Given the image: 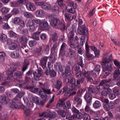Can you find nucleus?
<instances>
[{
	"mask_svg": "<svg viewBox=\"0 0 120 120\" xmlns=\"http://www.w3.org/2000/svg\"><path fill=\"white\" fill-rule=\"evenodd\" d=\"M52 39L53 40V41H56L57 38V34L56 33H54L53 34L52 36Z\"/></svg>",
	"mask_w": 120,
	"mask_h": 120,
	"instance_id": "obj_53",
	"label": "nucleus"
},
{
	"mask_svg": "<svg viewBox=\"0 0 120 120\" xmlns=\"http://www.w3.org/2000/svg\"><path fill=\"white\" fill-rule=\"evenodd\" d=\"M56 74V72L54 70H52L49 71V75L51 77H55Z\"/></svg>",
	"mask_w": 120,
	"mask_h": 120,
	"instance_id": "obj_43",
	"label": "nucleus"
},
{
	"mask_svg": "<svg viewBox=\"0 0 120 120\" xmlns=\"http://www.w3.org/2000/svg\"><path fill=\"white\" fill-rule=\"evenodd\" d=\"M50 26L47 21L45 19L42 20L41 23L39 25V27L41 30H49Z\"/></svg>",
	"mask_w": 120,
	"mask_h": 120,
	"instance_id": "obj_4",
	"label": "nucleus"
},
{
	"mask_svg": "<svg viewBox=\"0 0 120 120\" xmlns=\"http://www.w3.org/2000/svg\"><path fill=\"white\" fill-rule=\"evenodd\" d=\"M81 95H76L74 97V100L75 102H77V105H81L82 100L81 98Z\"/></svg>",
	"mask_w": 120,
	"mask_h": 120,
	"instance_id": "obj_12",
	"label": "nucleus"
},
{
	"mask_svg": "<svg viewBox=\"0 0 120 120\" xmlns=\"http://www.w3.org/2000/svg\"><path fill=\"white\" fill-rule=\"evenodd\" d=\"M85 81V78L84 77L78 79L77 80V84L79 85L80 83H82Z\"/></svg>",
	"mask_w": 120,
	"mask_h": 120,
	"instance_id": "obj_39",
	"label": "nucleus"
},
{
	"mask_svg": "<svg viewBox=\"0 0 120 120\" xmlns=\"http://www.w3.org/2000/svg\"><path fill=\"white\" fill-rule=\"evenodd\" d=\"M9 11L8 8L5 7H3L1 9V11L2 14L4 15L6 14Z\"/></svg>",
	"mask_w": 120,
	"mask_h": 120,
	"instance_id": "obj_33",
	"label": "nucleus"
},
{
	"mask_svg": "<svg viewBox=\"0 0 120 120\" xmlns=\"http://www.w3.org/2000/svg\"><path fill=\"white\" fill-rule=\"evenodd\" d=\"M57 27H56V29H60L61 30H65V25L62 22H60L58 25L57 26Z\"/></svg>",
	"mask_w": 120,
	"mask_h": 120,
	"instance_id": "obj_27",
	"label": "nucleus"
},
{
	"mask_svg": "<svg viewBox=\"0 0 120 120\" xmlns=\"http://www.w3.org/2000/svg\"><path fill=\"white\" fill-rule=\"evenodd\" d=\"M42 74V72L41 69H38V73L36 72H34L33 77L34 79L37 81L39 80V78L41 76Z\"/></svg>",
	"mask_w": 120,
	"mask_h": 120,
	"instance_id": "obj_9",
	"label": "nucleus"
},
{
	"mask_svg": "<svg viewBox=\"0 0 120 120\" xmlns=\"http://www.w3.org/2000/svg\"><path fill=\"white\" fill-rule=\"evenodd\" d=\"M111 79L109 78L108 79L103 80L101 81L100 83L99 84V85L102 86L103 85H104L106 83H108L109 82L111 81Z\"/></svg>",
	"mask_w": 120,
	"mask_h": 120,
	"instance_id": "obj_36",
	"label": "nucleus"
},
{
	"mask_svg": "<svg viewBox=\"0 0 120 120\" xmlns=\"http://www.w3.org/2000/svg\"><path fill=\"white\" fill-rule=\"evenodd\" d=\"M24 94V92H21L17 95L15 98L10 103L9 106L10 107L13 109H18L19 107V101L17 98H21Z\"/></svg>",
	"mask_w": 120,
	"mask_h": 120,
	"instance_id": "obj_1",
	"label": "nucleus"
},
{
	"mask_svg": "<svg viewBox=\"0 0 120 120\" xmlns=\"http://www.w3.org/2000/svg\"><path fill=\"white\" fill-rule=\"evenodd\" d=\"M16 70L15 68H10L6 71V73L8 75H12L13 72Z\"/></svg>",
	"mask_w": 120,
	"mask_h": 120,
	"instance_id": "obj_31",
	"label": "nucleus"
},
{
	"mask_svg": "<svg viewBox=\"0 0 120 120\" xmlns=\"http://www.w3.org/2000/svg\"><path fill=\"white\" fill-rule=\"evenodd\" d=\"M10 56L12 58L17 59L19 57L20 55L18 52L14 51L10 53Z\"/></svg>",
	"mask_w": 120,
	"mask_h": 120,
	"instance_id": "obj_14",
	"label": "nucleus"
},
{
	"mask_svg": "<svg viewBox=\"0 0 120 120\" xmlns=\"http://www.w3.org/2000/svg\"><path fill=\"white\" fill-rule=\"evenodd\" d=\"M67 10L68 12L73 14L75 13L76 11V10L75 8H71L70 9H68Z\"/></svg>",
	"mask_w": 120,
	"mask_h": 120,
	"instance_id": "obj_55",
	"label": "nucleus"
},
{
	"mask_svg": "<svg viewBox=\"0 0 120 120\" xmlns=\"http://www.w3.org/2000/svg\"><path fill=\"white\" fill-rule=\"evenodd\" d=\"M35 24L31 22L30 20L28 22L26 25L27 27H30L29 30L31 32L34 31L35 30Z\"/></svg>",
	"mask_w": 120,
	"mask_h": 120,
	"instance_id": "obj_11",
	"label": "nucleus"
},
{
	"mask_svg": "<svg viewBox=\"0 0 120 120\" xmlns=\"http://www.w3.org/2000/svg\"><path fill=\"white\" fill-rule=\"evenodd\" d=\"M74 70L76 72H81L80 66L79 65H76L75 67Z\"/></svg>",
	"mask_w": 120,
	"mask_h": 120,
	"instance_id": "obj_64",
	"label": "nucleus"
},
{
	"mask_svg": "<svg viewBox=\"0 0 120 120\" xmlns=\"http://www.w3.org/2000/svg\"><path fill=\"white\" fill-rule=\"evenodd\" d=\"M23 15L26 17L28 18H31L33 17V15L31 13L28 12H24Z\"/></svg>",
	"mask_w": 120,
	"mask_h": 120,
	"instance_id": "obj_30",
	"label": "nucleus"
},
{
	"mask_svg": "<svg viewBox=\"0 0 120 120\" xmlns=\"http://www.w3.org/2000/svg\"><path fill=\"white\" fill-rule=\"evenodd\" d=\"M48 58L47 56H44L42 57L40 60V65L43 68H44L46 67V62Z\"/></svg>",
	"mask_w": 120,
	"mask_h": 120,
	"instance_id": "obj_10",
	"label": "nucleus"
},
{
	"mask_svg": "<svg viewBox=\"0 0 120 120\" xmlns=\"http://www.w3.org/2000/svg\"><path fill=\"white\" fill-rule=\"evenodd\" d=\"M68 5L69 6L71 7H74L75 8L76 7V4L74 3L73 1H70L68 3Z\"/></svg>",
	"mask_w": 120,
	"mask_h": 120,
	"instance_id": "obj_54",
	"label": "nucleus"
},
{
	"mask_svg": "<svg viewBox=\"0 0 120 120\" xmlns=\"http://www.w3.org/2000/svg\"><path fill=\"white\" fill-rule=\"evenodd\" d=\"M73 41L74 42H73V43L74 42V44H75L76 45H77L76 44H78L79 43L78 41L79 40V38L77 36H75L74 38H73Z\"/></svg>",
	"mask_w": 120,
	"mask_h": 120,
	"instance_id": "obj_56",
	"label": "nucleus"
},
{
	"mask_svg": "<svg viewBox=\"0 0 120 120\" xmlns=\"http://www.w3.org/2000/svg\"><path fill=\"white\" fill-rule=\"evenodd\" d=\"M101 104L99 101H96L93 104L94 107L95 109H98L100 107Z\"/></svg>",
	"mask_w": 120,
	"mask_h": 120,
	"instance_id": "obj_29",
	"label": "nucleus"
},
{
	"mask_svg": "<svg viewBox=\"0 0 120 120\" xmlns=\"http://www.w3.org/2000/svg\"><path fill=\"white\" fill-rule=\"evenodd\" d=\"M30 59H26L25 60L23 63V65L28 67Z\"/></svg>",
	"mask_w": 120,
	"mask_h": 120,
	"instance_id": "obj_61",
	"label": "nucleus"
},
{
	"mask_svg": "<svg viewBox=\"0 0 120 120\" xmlns=\"http://www.w3.org/2000/svg\"><path fill=\"white\" fill-rule=\"evenodd\" d=\"M85 38L83 36H82L81 39L80 44L81 45H83L85 43Z\"/></svg>",
	"mask_w": 120,
	"mask_h": 120,
	"instance_id": "obj_62",
	"label": "nucleus"
},
{
	"mask_svg": "<svg viewBox=\"0 0 120 120\" xmlns=\"http://www.w3.org/2000/svg\"><path fill=\"white\" fill-rule=\"evenodd\" d=\"M26 6L27 9L30 11H33L36 9L35 7L34 4L30 2H28L27 3Z\"/></svg>",
	"mask_w": 120,
	"mask_h": 120,
	"instance_id": "obj_13",
	"label": "nucleus"
},
{
	"mask_svg": "<svg viewBox=\"0 0 120 120\" xmlns=\"http://www.w3.org/2000/svg\"><path fill=\"white\" fill-rule=\"evenodd\" d=\"M114 65L118 68H120V62L117 60L115 59L113 60Z\"/></svg>",
	"mask_w": 120,
	"mask_h": 120,
	"instance_id": "obj_45",
	"label": "nucleus"
},
{
	"mask_svg": "<svg viewBox=\"0 0 120 120\" xmlns=\"http://www.w3.org/2000/svg\"><path fill=\"white\" fill-rule=\"evenodd\" d=\"M7 97L5 96H0V102L2 103L6 104L7 103L6 101Z\"/></svg>",
	"mask_w": 120,
	"mask_h": 120,
	"instance_id": "obj_34",
	"label": "nucleus"
},
{
	"mask_svg": "<svg viewBox=\"0 0 120 120\" xmlns=\"http://www.w3.org/2000/svg\"><path fill=\"white\" fill-rule=\"evenodd\" d=\"M31 21L35 24L36 23L37 24L39 25V26L40 24L41 23L42 20L40 19H36V18H32L30 20Z\"/></svg>",
	"mask_w": 120,
	"mask_h": 120,
	"instance_id": "obj_21",
	"label": "nucleus"
},
{
	"mask_svg": "<svg viewBox=\"0 0 120 120\" xmlns=\"http://www.w3.org/2000/svg\"><path fill=\"white\" fill-rule=\"evenodd\" d=\"M23 73L21 71H18L15 72L14 74V76L17 79H20L23 78Z\"/></svg>",
	"mask_w": 120,
	"mask_h": 120,
	"instance_id": "obj_16",
	"label": "nucleus"
},
{
	"mask_svg": "<svg viewBox=\"0 0 120 120\" xmlns=\"http://www.w3.org/2000/svg\"><path fill=\"white\" fill-rule=\"evenodd\" d=\"M60 22L59 19L56 17H54L52 18L50 23L52 26L56 28Z\"/></svg>",
	"mask_w": 120,
	"mask_h": 120,
	"instance_id": "obj_7",
	"label": "nucleus"
},
{
	"mask_svg": "<svg viewBox=\"0 0 120 120\" xmlns=\"http://www.w3.org/2000/svg\"><path fill=\"white\" fill-rule=\"evenodd\" d=\"M40 33V32L37 31L33 33L32 35L33 38L36 40H38L39 39V36Z\"/></svg>",
	"mask_w": 120,
	"mask_h": 120,
	"instance_id": "obj_28",
	"label": "nucleus"
},
{
	"mask_svg": "<svg viewBox=\"0 0 120 120\" xmlns=\"http://www.w3.org/2000/svg\"><path fill=\"white\" fill-rule=\"evenodd\" d=\"M82 73L84 76L87 78L90 76L88 71H86L84 69H82Z\"/></svg>",
	"mask_w": 120,
	"mask_h": 120,
	"instance_id": "obj_49",
	"label": "nucleus"
},
{
	"mask_svg": "<svg viewBox=\"0 0 120 120\" xmlns=\"http://www.w3.org/2000/svg\"><path fill=\"white\" fill-rule=\"evenodd\" d=\"M35 15L36 16L42 18L45 15L44 11L42 9H38L36 11L35 13Z\"/></svg>",
	"mask_w": 120,
	"mask_h": 120,
	"instance_id": "obj_17",
	"label": "nucleus"
},
{
	"mask_svg": "<svg viewBox=\"0 0 120 120\" xmlns=\"http://www.w3.org/2000/svg\"><path fill=\"white\" fill-rule=\"evenodd\" d=\"M59 8L57 6H54L52 9V11L54 13H57L59 12Z\"/></svg>",
	"mask_w": 120,
	"mask_h": 120,
	"instance_id": "obj_47",
	"label": "nucleus"
},
{
	"mask_svg": "<svg viewBox=\"0 0 120 120\" xmlns=\"http://www.w3.org/2000/svg\"><path fill=\"white\" fill-rule=\"evenodd\" d=\"M58 114L62 117H65L66 115V112L65 111L62 109H59L57 111Z\"/></svg>",
	"mask_w": 120,
	"mask_h": 120,
	"instance_id": "obj_23",
	"label": "nucleus"
},
{
	"mask_svg": "<svg viewBox=\"0 0 120 120\" xmlns=\"http://www.w3.org/2000/svg\"><path fill=\"white\" fill-rule=\"evenodd\" d=\"M69 48L68 49L67 51V56H69L71 58H74L76 55V52L72 48Z\"/></svg>",
	"mask_w": 120,
	"mask_h": 120,
	"instance_id": "obj_8",
	"label": "nucleus"
},
{
	"mask_svg": "<svg viewBox=\"0 0 120 120\" xmlns=\"http://www.w3.org/2000/svg\"><path fill=\"white\" fill-rule=\"evenodd\" d=\"M77 31L79 34L85 35V37L87 38V39L88 40V30L84 25L82 26V28L81 26H79L77 28Z\"/></svg>",
	"mask_w": 120,
	"mask_h": 120,
	"instance_id": "obj_3",
	"label": "nucleus"
},
{
	"mask_svg": "<svg viewBox=\"0 0 120 120\" xmlns=\"http://www.w3.org/2000/svg\"><path fill=\"white\" fill-rule=\"evenodd\" d=\"M36 5L38 6H41L42 8L46 10H49L51 8V5L49 4L44 2H36Z\"/></svg>",
	"mask_w": 120,
	"mask_h": 120,
	"instance_id": "obj_5",
	"label": "nucleus"
},
{
	"mask_svg": "<svg viewBox=\"0 0 120 120\" xmlns=\"http://www.w3.org/2000/svg\"><path fill=\"white\" fill-rule=\"evenodd\" d=\"M83 117L85 120H90V117L89 115L85 112L83 114Z\"/></svg>",
	"mask_w": 120,
	"mask_h": 120,
	"instance_id": "obj_48",
	"label": "nucleus"
},
{
	"mask_svg": "<svg viewBox=\"0 0 120 120\" xmlns=\"http://www.w3.org/2000/svg\"><path fill=\"white\" fill-rule=\"evenodd\" d=\"M65 100L64 99H62L59 100V102L62 104V106L64 109H67V107L65 103H64V101H65Z\"/></svg>",
	"mask_w": 120,
	"mask_h": 120,
	"instance_id": "obj_50",
	"label": "nucleus"
},
{
	"mask_svg": "<svg viewBox=\"0 0 120 120\" xmlns=\"http://www.w3.org/2000/svg\"><path fill=\"white\" fill-rule=\"evenodd\" d=\"M62 83L60 80L57 79L56 81V84L55 87L58 90H59L61 87Z\"/></svg>",
	"mask_w": 120,
	"mask_h": 120,
	"instance_id": "obj_20",
	"label": "nucleus"
},
{
	"mask_svg": "<svg viewBox=\"0 0 120 120\" xmlns=\"http://www.w3.org/2000/svg\"><path fill=\"white\" fill-rule=\"evenodd\" d=\"M39 116H42L45 117H46L48 116V112H43L41 114H40Z\"/></svg>",
	"mask_w": 120,
	"mask_h": 120,
	"instance_id": "obj_63",
	"label": "nucleus"
},
{
	"mask_svg": "<svg viewBox=\"0 0 120 120\" xmlns=\"http://www.w3.org/2000/svg\"><path fill=\"white\" fill-rule=\"evenodd\" d=\"M108 69H106L104 66L103 67V73L105 75H107L109 74Z\"/></svg>",
	"mask_w": 120,
	"mask_h": 120,
	"instance_id": "obj_60",
	"label": "nucleus"
},
{
	"mask_svg": "<svg viewBox=\"0 0 120 120\" xmlns=\"http://www.w3.org/2000/svg\"><path fill=\"white\" fill-rule=\"evenodd\" d=\"M77 47H77L78 48L77 51L78 53L81 55H82L83 53V51L81 49V48L78 45H76Z\"/></svg>",
	"mask_w": 120,
	"mask_h": 120,
	"instance_id": "obj_51",
	"label": "nucleus"
},
{
	"mask_svg": "<svg viewBox=\"0 0 120 120\" xmlns=\"http://www.w3.org/2000/svg\"><path fill=\"white\" fill-rule=\"evenodd\" d=\"M28 40V39L25 36H22L19 38V41L20 43L23 45H26Z\"/></svg>",
	"mask_w": 120,
	"mask_h": 120,
	"instance_id": "obj_15",
	"label": "nucleus"
},
{
	"mask_svg": "<svg viewBox=\"0 0 120 120\" xmlns=\"http://www.w3.org/2000/svg\"><path fill=\"white\" fill-rule=\"evenodd\" d=\"M74 33L73 30H72L70 33L69 39L68 41V43L71 48H76L77 47L76 44L73 43L71 40H72L74 36Z\"/></svg>",
	"mask_w": 120,
	"mask_h": 120,
	"instance_id": "obj_6",
	"label": "nucleus"
},
{
	"mask_svg": "<svg viewBox=\"0 0 120 120\" xmlns=\"http://www.w3.org/2000/svg\"><path fill=\"white\" fill-rule=\"evenodd\" d=\"M65 17L68 20H70L71 19V15L68 13H66L65 15Z\"/></svg>",
	"mask_w": 120,
	"mask_h": 120,
	"instance_id": "obj_52",
	"label": "nucleus"
},
{
	"mask_svg": "<svg viewBox=\"0 0 120 120\" xmlns=\"http://www.w3.org/2000/svg\"><path fill=\"white\" fill-rule=\"evenodd\" d=\"M7 36L5 34H1L0 36V39L1 41L3 42L7 40Z\"/></svg>",
	"mask_w": 120,
	"mask_h": 120,
	"instance_id": "obj_38",
	"label": "nucleus"
},
{
	"mask_svg": "<svg viewBox=\"0 0 120 120\" xmlns=\"http://www.w3.org/2000/svg\"><path fill=\"white\" fill-rule=\"evenodd\" d=\"M95 87L92 86H90L88 88V91L92 93H94L96 92Z\"/></svg>",
	"mask_w": 120,
	"mask_h": 120,
	"instance_id": "obj_42",
	"label": "nucleus"
},
{
	"mask_svg": "<svg viewBox=\"0 0 120 120\" xmlns=\"http://www.w3.org/2000/svg\"><path fill=\"white\" fill-rule=\"evenodd\" d=\"M37 42L34 41H29V44L30 47H32L35 45L36 44Z\"/></svg>",
	"mask_w": 120,
	"mask_h": 120,
	"instance_id": "obj_59",
	"label": "nucleus"
},
{
	"mask_svg": "<svg viewBox=\"0 0 120 120\" xmlns=\"http://www.w3.org/2000/svg\"><path fill=\"white\" fill-rule=\"evenodd\" d=\"M91 49L94 52L95 56L96 57H98L99 55V50H98L97 48L94 46H91Z\"/></svg>",
	"mask_w": 120,
	"mask_h": 120,
	"instance_id": "obj_22",
	"label": "nucleus"
},
{
	"mask_svg": "<svg viewBox=\"0 0 120 120\" xmlns=\"http://www.w3.org/2000/svg\"><path fill=\"white\" fill-rule=\"evenodd\" d=\"M113 93L115 94H113V98H115L116 97V95H119L120 93L119 92V91L118 89L117 88H114Z\"/></svg>",
	"mask_w": 120,
	"mask_h": 120,
	"instance_id": "obj_40",
	"label": "nucleus"
},
{
	"mask_svg": "<svg viewBox=\"0 0 120 120\" xmlns=\"http://www.w3.org/2000/svg\"><path fill=\"white\" fill-rule=\"evenodd\" d=\"M42 49L41 46L39 48H37L35 49V50L34 52L36 54H38L40 53Z\"/></svg>",
	"mask_w": 120,
	"mask_h": 120,
	"instance_id": "obj_57",
	"label": "nucleus"
},
{
	"mask_svg": "<svg viewBox=\"0 0 120 120\" xmlns=\"http://www.w3.org/2000/svg\"><path fill=\"white\" fill-rule=\"evenodd\" d=\"M17 47L16 44L15 43H12L11 45L10 46L8 47L9 49L11 50H14Z\"/></svg>",
	"mask_w": 120,
	"mask_h": 120,
	"instance_id": "obj_37",
	"label": "nucleus"
},
{
	"mask_svg": "<svg viewBox=\"0 0 120 120\" xmlns=\"http://www.w3.org/2000/svg\"><path fill=\"white\" fill-rule=\"evenodd\" d=\"M56 113L55 112H53L50 113L48 115V116L49 118V120H54V118L56 116Z\"/></svg>",
	"mask_w": 120,
	"mask_h": 120,
	"instance_id": "obj_26",
	"label": "nucleus"
},
{
	"mask_svg": "<svg viewBox=\"0 0 120 120\" xmlns=\"http://www.w3.org/2000/svg\"><path fill=\"white\" fill-rule=\"evenodd\" d=\"M22 20L20 19V18L19 17H16L14 18V23L16 24H18L20 22V21Z\"/></svg>",
	"mask_w": 120,
	"mask_h": 120,
	"instance_id": "obj_58",
	"label": "nucleus"
},
{
	"mask_svg": "<svg viewBox=\"0 0 120 120\" xmlns=\"http://www.w3.org/2000/svg\"><path fill=\"white\" fill-rule=\"evenodd\" d=\"M30 111L31 110L30 108H26L24 111V113L26 116H28L30 115Z\"/></svg>",
	"mask_w": 120,
	"mask_h": 120,
	"instance_id": "obj_44",
	"label": "nucleus"
},
{
	"mask_svg": "<svg viewBox=\"0 0 120 120\" xmlns=\"http://www.w3.org/2000/svg\"><path fill=\"white\" fill-rule=\"evenodd\" d=\"M55 68L58 70V69L59 71L62 72L64 69V66H62L61 64L60 63L57 62L56 64L54 66Z\"/></svg>",
	"mask_w": 120,
	"mask_h": 120,
	"instance_id": "obj_18",
	"label": "nucleus"
},
{
	"mask_svg": "<svg viewBox=\"0 0 120 120\" xmlns=\"http://www.w3.org/2000/svg\"><path fill=\"white\" fill-rule=\"evenodd\" d=\"M19 10L16 8H14L13 9L11 12V14L16 15L19 13Z\"/></svg>",
	"mask_w": 120,
	"mask_h": 120,
	"instance_id": "obj_46",
	"label": "nucleus"
},
{
	"mask_svg": "<svg viewBox=\"0 0 120 120\" xmlns=\"http://www.w3.org/2000/svg\"><path fill=\"white\" fill-rule=\"evenodd\" d=\"M119 69V68L117 69L114 71V80L117 81L118 80L117 79H116V78H117L118 76L120 74V71Z\"/></svg>",
	"mask_w": 120,
	"mask_h": 120,
	"instance_id": "obj_19",
	"label": "nucleus"
},
{
	"mask_svg": "<svg viewBox=\"0 0 120 120\" xmlns=\"http://www.w3.org/2000/svg\"><path fill=\"white\" fill-rule=\"evenodd\" d=\"M6 56L5 53L3 52H0V62H2L4 60V57Z\"/></svg>",
	"mask_w": 120,
	"mask_h": 120,
	"instance_id": "obj_32",
	"label": "nucleus"
},
{
	"mask_svg": "<svg viewBox=\"0 0 120 120\" xmlns=\"http://www.w3.org/2000/svg\"><path fill=\"white\" fill-rule=\"evenodd\" d=\"M84 97L86 100H90L92 99V95L89 93H86L85 94Z\"/></svg>",
	"mask_w": 120,
	"mask_h": 120,
	"instance_id": "obj_41",
	"label": "nucleus"
},
{
	"mask_svg": "<svg viewBox=\"0 0 120 120\" xmlns=\"http://www.w3.org/2000/svg\"><path fill=\"white\" fill-rule=\"evenodd\" d=\"M107 55H105L103 57L102 63L103 64V67L104 66L106 69L110 70L112 68L111 63L109 62L112 60V55L111 54L109 56L108 59L107 58Z\"/></svg>",
	"mask_w": 120,
	"mask_h": 120,
	"instance_id": "obj_2",
	"label": "nucleus"
},
{
	"mask_svg": "<svg viewBox=\"0 0 120 120\" xmlns=\"http://www.w3.org/2000/svg\"><path fill=\"white\" fill-rule=\"evenodd\" d=\"M63 0H57V2L58 5L62 8L65 7V4L63 3Z\"/></svg>",
	"mask_w": 120,
	"mask_h": 120,
	"instance_id": "obj_35",
	"label": "nucleus"
},
{
	"mask_svg": "<svg viewBox=\"0 0 120 120\" xmlns=\"http://www.w3.org/2000/svg\"><path fill=\"white\" fill-rule=\"evenodd\" d=\"M9 36L11 37L14 38L15 39H17V35L12 31H10L8 33Z\"/></svg>",
	"mask_w": 120,
	"mask_h": 120,
	"instance_id": "obj_25",
	"label": "nucleus"
},
{
	"mask_svg": "<svg viewBox=\"0 0 120 120\" xmlns=\"http://www.w3.org/2000/svg\"><path fill=\"white\" fill-rule=\"evenodd\" d=\"M43 92L42 91H40L39 92V95H40L41 98L44 100L45 102H46L47 101V95L43 93Z\"/></svg>",
	"mask_w": 120,
	"mask_h": 120,
	"instance_id": "obj_24",
	"label": "nucleus"
}]
</instances>
